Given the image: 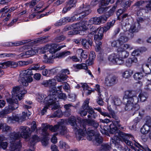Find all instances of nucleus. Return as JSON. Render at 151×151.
Returning <instances> with one entry per match:
<instances>
[{"label": "nucleus", "instance_id": "c03bdc74", "mask_svg": "<svg viewBox=\"0 0 151 151\" xmlns=\"http://www.w3.org/2000/svg\"><path fill=\"white\" fill-rule=\"evenodd\" d=\"M116 4H121L122 7H129L130 5V3L128 1L122 0H118L116 2Z\"/></svg>", "mask_w": 151, "mask_h": 151}, {"label": "nucleus", "instance_id": "69168bd1", "mask_svg": "<svg viewBox=\"0 0 151 151\" xmlns=\"http://www.w3.org/2000/svg\"><path fill=\"white\" fill-rule=\"evenodd\" d=\"M80 41L83 46L86 48L88 47V45L87 42V40L86 39L81 38L80 39Z\"/></svg>", "mask_w": 151, "mask_h": 151}, {"label": "nucleus", "instance_id": "c756f323", "mask_svg": "<svg viewBox=\"0 0 151 151\" xmlns=\"http://www.w3.org/2000/svg\"><path fill=\"white\" fill-rule=\"evenodd\" d=\"M137 61V58L136 57L129 58L126 60L125 65L127 67H130L132 65L133 63H136Z\"/></svg>", "mask_w": 151, "mask_h": 151}, {"label": "nucleus", "instance_id": "ea45409f", "mask_svg": "<svg viewBox=\"0 0 151 151\" xmlns=\"http://www.w3.org/2000/svg\"><path fill=\"white\" fill-rule=\"evenodd\" d=\"M116 7V5H115L108 12L106 13L105 15H103L106 18V20L108 17L113 14Z\"/></svg>", "mask_w": 151, "mask_h": 151}, {"label": "nucleus", "instance_id": "052dcab7", "mask_svg": "<svg viewBox=\"0 0 151 151\" xmlns=\"http://www.w3.org/2000/svg\"><path fill=\"white\" fill-rule=\"evenodd\" d=\"M115 22L114 21H112V22H110L109 23H108L107 25L104 26L103 27H102L104 29L105 32H106L111 27H112Z\"/></svg>", "mask_w": 151, "mask_h": 151}, {"label": "nucleus", "instance_id": "774afa93", "mask_svg": "<svg viewBox=\"0 0 151 151\" xmlns=\"http://www.w3.org/2000/svg\"><path fill=\"white\" fill-rule=\"evenodd\" d=\"M49 139L46 137H44L41 141L42 145L46 146L48 143Z\"/></svg>", "mask_w": 151, "mask_h": 151}, {"label": "nucleus", "instance_id": "f8f14e48", "mask_svg": "<svg viewBox=\"0 0 151 151\" xmlns=\"http://www.w3.org/2000/svg\"><path fill=\"white\" fill-rule=\"evenodd\" d=\"M106 20V18L103 15L99 17H95L91 18L88 21V26L90 25L91 27V24H100L101 23H104Z\"/></svg>", "mask_w": 151, "mask_h": 151}, {"label": "nucleus", "instance_id": "9d476101", "mask_svg": "<svg viewBox=\"0 0 151 151\" xmlns=\"http://www.w3.org/2000/svg\"><path fill=\"white\" fill-rule=\"evenodd\" d=\"M70 74L68 69H62L59 72L57 77V81L58 82H63L66 80L68 76L67 75Z\"/></svg>", "mask_w": 151, "mask_h": 151}, {"label": "nucleus", "instance_id": "f704fd0d", "mask_svg": "<svg viewBox=\"0 0 151 151\" xmlns=\"http://www.w3.org/2000/svg\"><path fill=\"white\" fill-rule=\"evenodd\" d=\"M89 114L88 115V118L92 119V118L95 119L97 116V115L93 111L92 107H90L87 110Z\"/></svg>", "mask_w": 151, "mask_h": 151}, {"label": "nucleus", "instance_id": "393cba45", "mask_svg": "<svg viewBox=\"0 0 151 151\" xmlns=\"http://www.w3.org/2000/svg\"><path fill=\"white\" fill-rule=\"evenodd\" d=\"M127 33L126 32H122L120 33L119 37L118 39L119 43L123 44L127 42L129 40V38L127 36Z\"/></svg>", "mask_w": 151, "mask_h": 151}, {"label": "nucleus", "instance_id": "423d86ee", "mask_svg": "<svg viewBox=\"0 0 151 151\" xmlns=\"http://www.w3.org/2000/svg\"><path fill=\"white\" fill-rule=\"evenodd\" d=\"M27 92V91L25 90L22 91L21 88L18 86L15 87L13 88L12 92V98L18 99L19 100H20Z\"/></svg>", "mask_w": 151, "mask_h": 151}, {"label": "nucleus", "instance_id": "338daca9", "mask_svg": "<svg viewBox=\"0 0 151 151\" xmlns=\"http://www.w3.org/2000/svg\"><path fill=\"white\" fill-rule=\"evenodd\" d=\"M111 46L113 47H122V45L121 44L119 43L118 39L116 40H114L111 42Z\"/></svg>", "mask_w": 151, "mask_h": 151}, {"label": "nucleus", "instance_id": "5701e85b", "mask_svg": "<svg viewBox=\"0 0 151 151\" xmlns=\"http://www.w3.org/2000/svg\"><path fill=\"white\" fill-rule=\"evenodd\" d=\"M144 10L145 12L147 13L149 11H151V0H150L145 5V7L139 8V10L137 12V15L138 16H141L143 15L141 12L142 10Z\"/></svg>", "mask_w": 151, "mask_h": 151}, {"label": "nucleus", "instance_id": "864d4df0", "mask_svg": "<svg viewBox=\"0 0 151 151\" xmlns=\"http://www.w3.org/2000/svg\"><path fill=\"white\" fill-rule=\"evenodd\" d=\"M60 123H59L58 124H56L53 126L52 125H50L49 127V129L52 132H55L58 131L59 128V124Z\"/></svg>", "mask_w": 151, "mask_h": 151}, {"label": "nucleus", "instance_id": "bf43d9fd", "mask_svg": "<svg viewBox=\"0 0 151 151\" xmlns=\"http://www.w3.org/2000/svg\"><path fill=\"white\" fill-rule=\"evenodd\" d=\"M62 115V111L60 109H58L51 116L52 117H59Z\"/></svg>", "mask_w": 151, "mask_h": 151}, {"label": "nucleus", "instance_id": "5fc2aeb1", "mask_svg": "<svg viewBox=\"0 0 151 151\" xmlns=\"http://www.w3.org/2000/svg\"><path fill=\"white\" fill-rule=\"evenodd\" d=\"M29 40H23L22 41H16L12 42L13 46H17L29 42Z\"/></svg>", "mask_w": 151, "mask_h": 151}, {"label": "nucleus", "instance_id": "72a5a7b5", "mask_svg": "<svg viewBox=\"0 0 151 151\" xmlns=\"http://www.w3.org/2000/svg\"><path fill=\"white\" fill-rule=\"evenodd\" d=\"M71 54V52L68 51H65L56 54V56L55 58H63L67 56L70 55Z\"/></svg>", "mask_w": 151, "mask_h": 151}, {"label": "nucleus", "instance_id": "58836bf2", "mask_svg": "<svg viewBox=\"0 0 151 151\" xmlns=\"http://www.w3.org/2000/svg\"><path fill=\"white\" fill-rule=\"evenodd\" d=\"M146 73H145L143 70V72L141 73H137L134 75V78L136 80L141 79L144 76H146Z\"/></svg>", "mask_w": 151, "mask_h": 151}, {"label": "nucleus", "instance_id": "0eeeda50", "mask_svg": "<svg viewBox=\"0 0 151 151\" xmlns=\"http://www.w3.org/2000/svg\"><path fill=\"white\" fill-rule=\"evenodd\" d=\"M71 29L73 30L69 32V35H74L78 33V31L83 30V29L87 30L88 28L85 25H82L80 23L73 24L71 26Z\"/></svg>", "mask_w": 151, "mask_h": 151}, {"label": "nucleus", "instance_id": "a878e982", "mask_svg": "<svg viewBox=\"0 0 151 151\" xmlns=\"http://www.w3.org/2000/svg\"><path fill=\"white\" fill-rule=\"evenodd\" d=\"M137 95V93L134 91H127L125 92V96L124 100L132 99V100H134L135 98H136L137 99H138Z\"/></svg>", "mask_w": 151, "mask_h": 151}, {"label": "nucleus", "instance_id": "ddd939ff", "mask_svg": "<svg viewBox=\"0 0 151 151\" xmlns=\"http://www.w3.org/2000/svg\"><path fill=\"white\" fill-rule=\"evenodd\" d=\"M37 51L36 48H32L25 52L21 53L18 56L24 58H29L36 54Z\"/></svg>", "mask_w": 151, "mask_h": 151}, {"label": "nucleus", "instance_id": "4c0bfd02", "mask_svg": "<svg viewBox=\"0 0 151 151\" xmlns=\"http://www.w3.org/2000/svg\"><path fill=\"white\" fill-rule=\"evenodd\" d=\"M138 102H143L145 101L147 98L148 96L145 93H140L138 96Z\"/></svg>", "mask_w": 151, "mask_h": 151}, {"label": "nucleus", "instance_id": "473e14b6", "mask_svg": "<svg viewBox=\"0 0 151 151\" xmlns=\"http://www.w3.org/2000/svg\"><path fill=\"white\" fill-rule=\"evenodd\" d=\"M118 135L120 137V140L122 142H124L125 141V140L128 139L130 136L128 134H126L120 131L118 133Z\"/></svg>", "mask_w": 151, "mask_h": 151}, {"label": "nucleus", "instance_id": "e433bc0d", "mask_svg": "<svg viewBox=\"0 0 151 151\" xmlns=\"http://www.w3.org/2000/svg\"><path fill=\"white\" fill-rule=\"evenodd\" d=\"M40 140V138L39 137L36 135H33L32 137L29 139V142L31 145L34 147L35 144Z\"/></svg>", "mask_w": 151, "mask_h": 151}, {"label": "nucleus", "instance_id": "39448f33", "mask_svg": "<svg viewBox=\"0 0 151 151\" xmlns=\"http://www.w3.org/2000/svg\"><path fill=\"white\" fill-rule=\"evenodd\" d=\"M50 93L47 96L44 94H38L37 95V101L41 104L48 106L52 105V98Z\"/></svg>", "mask_w": 151, "mask_h": 151}, {"label": "nucleus", "instance_id": "f257e3e1", "mask_svg": "<svg viewBox=\"0 0 151 151\" xmlns=\"http://www.w3.org/2000/svg\"><path fill=\"white\" fill-rule=\"evenodd\" d=\"M20 134L19 132H14L11 134L10 136V142L11 143L9 149H11L12 145L13 146L14 151H19L21 147L20 140L18 139L22 137L27 139L29 138V133L30 128L27 126H21L19 128Z\"/></svg>", "mask_w": 151, "mask_h": 151}, {"label": "nucleus", "instance_id": "7ed1b4c3", "mask_svg": "<svg viewBox=\"0 0 151 151\" xmlns=\"http://www.w3.org/2000/svg\"><path fill=\"white\" fill-rule=\"evenodd\" d=\"M138 102V99L136 98H135L134 100L132 99L124 100L125 110L129 111L132 115H134L139 109V105L137 104Z\"/></svg>", "mask_w": 151, "mask_h": 151}, {"label": "nucleus", "instance_id": "6e6552de", "mask_svg": "<svg viewBox=\"0 0 151 151\" xmlns=\"http://www.w3.org/2000/svg\"><path fill=\"white\" fill-rule=\"evenodd\" d=\"M87 134L88 135L87 139L89 140H92L93 137L95 136V138L96 141L99 143H101L103 141V139L100 136L99 134H97L95 135V132L93 130L89 128L87 129Z\"/></svg>", "mask_w": 151, "mask_h": 151}, {"label": "nucleus", "instance_id": "79ce46f5", "mask_svg": "<svg viewBox=\"0 0 151 151\" xmlns=\"http://www.w3.org/2000/svg\"><path fill=\"white\" fill-rule=\"evenodd\" d=\"M151 128V126L144 124L141 129V132L143 134H147Z\"/></svg>", "mask_w": 151, "mask_h": 151}, {"label": "nucleus", "instance_id": "a211bd4d", "mask_svg": "<svg viewBox=\"0 0 151 151\" xmlns=\"http://www.w3.org/2000/svg\"><path fill=\"white\" fill-rule=\"evenodd\" d=\"M108 59L109 61L114 64L120 65L123 63V61L122 60L119 59V58L115 53L110 55Z\"/></svg>", "mask_w": 151, "mask_h": 151}, {"label": "nucleus", "instance_id": "bb28decb", "mask_svg": "<svg viewBox=\"0 0 151 151\" xmlns=\"http://www.w3.org/2000/svg\"><path fill=\"white\" fill-rule=\"evenodd\" d=\"M84 9H82V12H78L77 14H75V15H76L77 18H78V20H80L82 19L91 12V10H89L88 8H87V10H85Z\"/></svg>", "mask_w": 151, "mask_h": 151}, {"label": "nucleus", "instance_id": "2eb2a0df", "mask_svg": "<svg viewBox=\"0 0 151 151\" xmlns=\"http://www.w3.org/2000/svg\"><path fill=\"white\" fill-rule=\"evenodd\" d=\"M18 65V63L13 61H9L4 62L0 63V67L3 69L6 68L8 67L11 68H15Z\"/></svg>", "mask_w": 151, "mask_h": 151}, {"label": "nucleus", "instance_id": "4d7b16f0", "mask_svg": "<svg viewBox=\"0 0 151 151\" xmlns=\"http://www.w3.org/2000/svg\"><path fill=\"white\" fill-rule=\"evenodd\" d=\"M65 19L67 23L68 22H72L75 20H78V18H77L76 15H75L71 17H65Z\"/></svg>", "mask_w": 151, "mask_h": 151}, {"label": "nucleus", "instance_id": "a19ab883", "mask_svg": "<svg viewBox=\"0 0 151 151\" xmlns=\"http://www.w3.org/2000/svg\"><path fill=\"white\" fill-rule=\"evenodd\" d=\"M73 106L71 104H66L64 105V107L65 109V114L67 116H69L71 114L70 108Z\"/></svg>", "mask_w": 151, "mask_h": 151}, {"label": "nucleus", "instance_id": "c85d7f7f", "mask_svg": "<svg viewBox=\"0 0 151 151\" xmlns=\"http://www.w3.org/2000/svg\"><path fill=\"white\" fill-rule=\"evenodd\" d=\"M140 28V25L138 22H135L130 27L129 29L130 32H138Z\"/></svg>", "mask_w": 151, "mask_h": 151}, {"label": "nucleus", "instance_id": "412c9836", "mask_svg": "<svg viewBox=\"0 0 151 151\" xmlns=\"http://www.w3.org/2000/svg\"><path fill=\"white\" fill-rule=\"evenodd\" d=\"M18 99L12 98L6 99L7 102L10 104V106L12 110H13L18 107Z\"/></svg>", "mask_w": 151, "mask_h": 151}, {"label": "nucleus", "instance_id": "de8ad7c7", "mask_svg": "<svg viewBox=\"0 0 151 151\" xmlns=\"http://www.w3.org/2000/svg\"><path fill=\"white\" fill-rule=\"evenodd\" d=\"M48 81L49 83V87H50V93L51 91V90L53 88V87L55 88V89H57L56 87L55 86L56 85L55 81L54 79H51L48 80Z\"/></svg>", "mask_w": 151, "mask_h": 151}, {"label": "nucleus", "instance_id": "7c9ffc66", "mask_svg": "<svg viewBox=\"0 0 151 151\" xmlns=\"http://www.w3.org/2000/svg\"><path fill=\"white\" fill-rule=\"evenodd\" d=\"M96 55L95 53L93 51H91L89 55V59L86 61V63L88 65H91L93 63V61L95 59Z\"/></svg>", "mask_w": 151, "mask_h": 151}, {"label": "nucleus", "instance_id": "aec40b11", "mask_svg": "<svg viewBox=\"0 0 151 151\" xmlns=\"http://www.w3.org/2000/svg\"><path fill=\"white\" fill-rule=\"evenodd\" d=\"M118 55L119 59L122 60L124 62L123 59L126 58L129 55V53L127 51L124 50V49L122 47H119L117 49Z\"/></svg>", "mask_w": 151, "mask_h": 151}, {"label": "nucleus", "instance_id": "dca6fc26", "mask_svg": "<svg viewBox=\"0 0 151 151\" xmlns=\"http://www.w3.org/2000/svg\"><path fill=\"white\" fill-rule=\"evenodd\" d=\"M104 32V30L103 28H101L99 30L98 34L94 36V40L96 44L102 45V42L100 41L103 38V33Z\"/></svg>", "mask_w": 151, "mask_h": 151}, {"label": "nucleus", "instance_id": "6ab92c4d", "mask_svg": "<svg viewBox=\"0 0 151 151\" xmlns=\"http://www.w3.org/2000/svg\"><path fill=\"white\" fill-rule=\"evenodd\" d=\"M124 142L127 145H129V147L132 148L133 150L132 151H141V150L142 151H144L140 149H137L135 148L134 147H137L139 148L138 146L142 148V145H140L139 143L135 142H132L129 140L128 139H127V140H125V141Z\"/></svg>", "mask_w": 151, "mask_h": 151}, {"label": "nucleus", "instance_id": "a18cd8bd", "mask_svg": "<svg viewBox=\"0 0 151 151\" xmlns=\"http://www.w3.org/2000/svg\"><path fill=\"white\" fill-rule=\"evenodd\" d=\"M111 149L110 145L104 144L101 145L100 151H109Z\"/></svg>", "mask_w": 151, "mask_h": 151}, {"label": "nucleus", "instance_id": "49530a36", "mask_svg": "<svg viewBox=\"0 0 151 151\" xmlns=\"http://www.w3.org/2000/svg\"><path fill=\"white\" fill-rule=\"evenodd\" d=\"M20 75L21 76H30L32 75V70L30 68L26 70L22 71L20 72Z\"/></svg>", "mask_w": 151, "mask_h": 151}, {"label": "nucleus", "instance_id": "1a4fd4ad", "mask_svg": "<svg viewBox=\"0 0 151 151\" xmlns=\"http://www.w3.org/2000/svg\"><path fill=\"white\" fill-rule=\"evenodd\" d=\"M117 77L115 76H107L105 78L104 85L107 87H111L116 84L118 82Z\"/></svg>", "mask_w": 151, "mask_h": 151}, {"label": "nucleus", "instance_id": "f3484780", "mask_svg": "<svg viewBox=\"0 0 151 151\" xmlns=\"http://www.w3.org/2000/svg\"><path fill=\"white\" fill-rule=\"evenodd\" d=\"M83 125H85L86 128V124H87L88 126H92L94 129H96L99 126V123L96 121L92 119H85L83 120L82 122Z\"/></svg>", "mask_w": 151, "mask_h": 151}, {"label": "nucleus", "instance_id": "603ef678", "mask_svg": "<svg viewBox=\"0 0 151 151\" xmlns=\"http://www.w3.org/2000/svg\"><path fill=\"white\" fill-rule=\"evenodd\" d=\"M133 71L129 70L125 71L123 74V77L125 78H129L133 74Z\"/></svg>", "mask_w": 151, "mask_h": 151}, {"label": "nucleus", "instance_id": "680f3d73", "mask_svg": "<svg viewBox=\"0 0 151 151\" xmlns=\"http://www.w3.org/2000/svg\"><path fill=\"white\" fill-rule=\"evenodd\" d=\"M114 2V0H102L101 2V4L102 6H106L109 3L112 4Z\"/></svg>", "mask_w": 151, "mask_h": 151}, {"label": "nucleus", "instance_id": "b1692460", "mask_svg": "<svg viewBox=\"0 0 151 151\" xmlns=\"http://www.w3.org/2000/svg\"><path fill=\"white\" fill-rule=\"evenodd\" d=\"M64 122V120H62L60 122L58 131L59 134L61 135H66L68 132L67 127L63 124Z\"/></svg>", "mask_w": 151, "mask_h": 151}, {"label": "nucleus", "instance_id": "09e8293b", "mask_svg": "<svg viewBox=\"0 0 151 151\" xmlns=\"http://www.w3.org/2000/svg\"><path fill=\"white\" fill-rule=\"evenodd\" d=\"M45 68V65H43L41 67H40V65L39 64L34 65L30 67L31 70H42L44 69Z\"/></svg>", "mask_w": 151, "mask_h": 151}, {"label": "nucleus", "instance_id": "4468645a", "mask_svg": "<svg viewBox=\"0 0 151 151\" xmlns=\"http://www.w3.org/2000/svg\"><path fill=\"white\" fill-rule=\"evenodd\" d=\"M48 47V49H49V51L51 53H55L57 51L60 50L62 48L65 47V45H63L61 46H59L58 45L56 44H52L49 45L47 44Z\"/></svg>", "mask_w": 151, "mask_h": 151}, {"label": "nucleus", "instance_id": "37998d69", "mask_svg": "<svg viewBox=\"0 0 151 151\" xmlns=\"http://www.w3.org/2000/svg\"><path fill=\"white\" fill-rule=\"evenodd\" d=\"M42 126V134L44 136H46L48 134L47 132L48 129H49V125L47 124H43Z\"/></svg>", "mask_w": 151, "mask_h": 151}, {"label": "nucleus", "instance_id": "c9c22d12", "mask_svg": "<svg viewBox=\"0 0 151 151\" xmlns=\"http://www.w3.org/2000/svg\"><path fill=\"white\" fill-rule=\"evenodd\" d=\"M120 141V137L118 135H114L113 138H112L111 142L115 145V147L119 148L121 146L118 145L119 141Z\"/></svg>", "mask_w": 151, "mask_h": 151}, {"label": "nucleus", "instance_id": "3c124183", "mask_svg": "<svg viewBox=\"0 0 151 151\" xmlns=\"http://www.w3.org/2000/svg\"><path fill=\"white\" fill-rule=\"evenodd\" d=\"M77 52L81 54V57L83 58H87L88 53L83 49H80L78 50Z\"/></svg>", "mask_w": 151, "mask_h": 151}, {"label": "nucleus", "instance_id": "2f4dec72", "mask_svg": "<svg viewBox=\"0 0 151 151\" xmlns=\"http://www.w3.org/2000/svg\"><path fill=\"white\" fill-rule=\"evenodd\" d=\"M109 101L113 105L119 106L122 104V102L120 99L116 97H111L109 98Z\"/></svg>", "mask_w": 151, "mask_h": 151}, {"label": "nucleus", "instance_id": "f03ea898", "mask_svg": "<svg viewBox=\"0 0 151 151\" xmlns=\"http://www.w3.org/2000/svg\"><path fill=\"white\" fill-rule=\"evenodd\" d=\"M77 119L79 122L76 123V118L73 116L69 118L68 122L72 126L76 137L79 141L83 139V137L86 133V129L85 128V125L82 123L83 120H81L80 117L78 118Z\"/></svg>", "mask_w": 151, "mask_h": 151}, {"label": "nucleus", "instance_id": "cd10ccee", "mask_svg": "<svg viewBox=\"0 0 151 151\" xmlns=\"http://www.w3.org/2000/svg\"><path fill=\"white\" fill-rule=\"evenodd\" d=\"M111 115L113 119H114L116 120L117 121L116 122V123L117 124V126L119 127V129L121 130H125V127L121 126L120 124V120L119 119L118 117L116 116L114 112V111H111Z\"/></svg>", "mask_w": 151, "mask_h": 151}, {"label": "nucleus", "instance_id": "8fccbe9b", "mask_svg": "<svg viewBox=\"0 0 151 151\" xmlns=\"http://www.w3.org/2000/svg\"><path fill=\"white\" fill-rule=\"evenodd\" d=\"M59 147L60 149H64L65 150L70 147L69 146L66 142L62 141H60L59 142Z\"/></svg>", "mask_w": 151, "mask_h": 151}, {"label": "nucleus", "instance_id": "9b49d317", "mask_svg": "<svg viewBox=\"0 0 151 151\" xmlns=\"http://www.w3.org/2000/svg\"><path fill=\"white\" fill-rule=\"evenodd\" d=\"M27 114L24 112H22V115L21 114H17L13 115L12 117H10L8 118V121L12 122L15 121L19 122H21L25 119L27 116Z\"/></svg>", "mask_w": 151, "mask_h": 151}, {"label": "nucleus", "instance_id": "4be33fe9", "mask_svg": "<svg viewBox=\"0 0 151 151\" xmlns=\"http://www.w3.org/2000/svg\"><path fill=\"white\" fill-rule=\"evenodd\" d=\"M116 120L114 119L109 126L110 128L109 132L111 134H118L120 132L117 127V124L116 123Z\"/></svg>", "mask_w": 151, "mask_h": 151}, {"label": "nucleus", "instance_id": "0e129e2a", "mask_svg": "<svg viewBox=\"0 0 151 151\" xmlns=\"http://www.w3.org/2000/svg\"><path fill=\"white\" fill-rule=\"evenodd\" d=\"M109 8V6L100 7L97 9V12L100 14H102L104 12H106Z\"/></svg>", "mask_w": 151, "mask_h": 151}, {"label": "nucleus", "instance_id": "6e6d98bb", "mask_svg": "<svg viewBox=\"0 0 151 151\" xmlns=\"http://www.w3.org/2000/svg\"><path fill=\"white\" fill-rule=\"evenodd\" d=\"M18 81L21 83L23 85L27 86L28 83H27L26 80V76H24V77H20L18 80Z\"/></svg>", "mask_w": 151, "mask_h": 151}, {"label": "nucleus", "instance_id": "e2e57ef3", "mask_svg": "<svg viewBox=\"0 0 151 151\" xmlns=\"http://www.w3.org/2000/svg\"><path fill=\"white\" fill-rule=\"evenodd\" d=\"M47 45H46L44 47L37 48L38 50L37 53L39 52V53L44 54L46 52V50L48 49Z\"/></svg>", "mask_w": 151, "mask_h": 151}, {"label": "nucleus", "instance_id": "13d9d810", "mask_svg": "<svg viewBox=\"0 0 151 151\" xmlns=\"http://www.w3.org/2000/svg\"><path fill=\"white\" fill-rule=\"evenodd\" d=\"M74 67L77 69H84L86 70L88 68L86 65L85 63H82L80 64H77L74 65Z\"/></svg>", "mask_w": 151, "mask_h": 151}, {"label": "nucleus", "instance_id": "20e7f679", "mask_svg": "<svg viewBox=\"0 0 151 151\" xmlns=\"http://www.w3.org/2000/svg\"><path fill=\"white\" fill-rule=\"evenodd\" d=\"M51 91L50 94L52 96V106H53L52 107V110H54L58 108L57 103H58L59 99L65 100L67 99V96L65 93H62L58 94V90L57 89H55V88L54 87H53Z\"/></svg>", "mask_w": 151, "mask_h": 151}]
</instances>
